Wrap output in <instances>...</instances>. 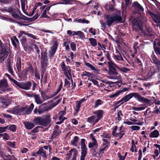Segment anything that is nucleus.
<instances>
[{
    "mask_svg": "<svg viewBox=\"0 0 160 160\" xmlns=\"http://www.w3.org/2000/svg\"><path fill=\"white\" fill-rule=\"evenodd\" d=\"M34 107V105L33 103H32L30 104L28 109H27V107H22L21 108H19V115L24 114H26L27 115L30 114L33 110Z\"/></svg>",
    "mask_w": 160,
    "mask_h": 160,
    "instance_id": "obj_6",
    "label": "nucleus"
},
{
    "mask_svg": "<svg viewBox=\"0 0 160 160\" xmlns=\"http://www.w3.org/2000/svg\"><path fill=\"white\" fill-rule=\"evenodd\" d=\"M132 24L133 29L136 32L138 31V29L141 31L143 29L142 21L139 18H134L132 21Z\"/></svg>",
    "mask_w": 160,
    "mask_h": 160,
    "instance_id": "obj_4",
    "label": "nucleus"
},
{
    "mask_svg": "<svg viewBox=\"0 0 160 160\" xmlns=\"http://www.w3.org/2000/svg\"><path fill=\"white\" fill-rule=\"evenodd\" d=\"M116 55L114 54L113 55L114 58L116 60L118 61H122L123 62L124 61L123 58L121 56L119 51L117 50L116 52Z\"/></svg>",
    "mask_w": 160,
    "mask_h": 160,
    "instance_id": "obj_16",
    "label": "nucleus"
},
{
    "mask_svg": "<svg viewBox=\"0 0 160 160\" xmlns=\"http://www.w3.org/2000/svg\"><path fill=\"white\" fill-rule=\"evenodd\" d=\"M89 32L92 33L93 35H96V30L92 28H90L89 30Z\"/></svg>",
    "mask_w": 160,
    "mask_h": 160,
    "instance_id": "obj_62",
    "label": "nucleus"
},
{
    "mask_svg": "<svg viewBox=\"0 0 160 160\" xmlns=\"http://www.w3.org/2000/svg\"><path fill=\"white\" fill-rule=\"evenodd\" d=\"M56 51L51 49V51H49V57L50 58H52V57L54 55Z\"/></svg>",
    "mask_w": 160,
    "mask_h": 160,
    "instance_id": "obj_52",
    "label": "nucleus"
},
{
    "mask_svg": "<svg viewBox=\"0 0 160 160\" xmlns=\"http://www.w3.org/2000/svg\"><path fill=\"white\" fill-rule=\"evenodd\" d=\"M15 142H12L10 141H8L7 142V144L8 145L11 147L15 148Z\"/></svg>",
    "mask_w": 160,
    "mask_h": 160,
    "instance_id": "obj_56",
    "label": "nucleus"
},
{
    "mask_svg": "<svg viewBox=\"0 0 160 160\" xmlns=\"http://www.w3.org/2000/svg\"><path fill=\"white\" fill-rule=\"evenodd\" d=\"M79 138L77 136H75L74 137L73 139L71 141V144L75 147L77 146V143L79 140Z\"/></svg>",
    "mask_w": 160,
    "mask_h": 160,
    "instance_id": "obj_24",
    "label": "nucleus"
},
{
    "mask_svg": "<svg viewBox=\"0 0 160 160\" xmlns=\"http://www.w3.org/2000/svg\"><path fill=\"white\" fill-rule=\"evenodd\" d=\"M102 140L103 142V143H102V145H103V146H106L107 145H108H108L110 144V142H108L107 140L105 139L102 138Z\"/></svg>",
    "mask_w": 160,
    "mask_h": 160,
    "instance_id": "obj_59",
    "label": "nucleus"
},
{
    "mask_svg": "<svg viewBox=\"0 0 160 160\" xmlns=\"http://www.w3.org/2000/svg\"><path fill=\"white\" fill-rule=\"evenodd\" d=\"M91 44L93 47H95L97 45V43L96 40L93 38H90L89 39Z\"/></svg>",
    "mask_w": 160,
    "mask_h": 160,
    "instance_id": "obj_30",
    "label": "nucleus"
},
{
    "mask_svg": "<svg viewBox=\"0 0 160 160\" xmlns=\"http://www.w3.org/2000/svg\"><path fill=\"white\" fill-rule=\"evenodd\" d=\"M108 145H107L105 147L102 148H101L99 151V154H100L101 153H102V154H103L104 153V152H103V151H104L105 150V149L106 148H108Z\"/></svg>",
    "mask_w": 160,
    "mask_h": 160,
    "instance_id": "obj_55",
    "label": "nucleus"
},
{
    "mask_svg": "<svg viewBox=\"0 0 160 160\" xmlns=\"http://www.w3.org/2000/svg\"><path fill=\"white\" fill-rule=\"evenodd\" d=\"M48 65V60H41V68L42 70H46Z\"/></svg>",
    "mask_w": 160,
    "mask_h": 160,
    "instance_id": "obj_17",
    "label": "nucleus"
},
{
    "mask_svg": "<svg viewBox=\"0 0 160 160\" xmlns=\"http://www.w3.org/2000/svg\"><path fill=\"white\" fill-rule=\"evenodd\" d=\"M85 64L88 67L90 68L92 70L94 71L95 72H98V70L96 69L89 62H85Z\"/></svg>",
    "mask_w": 160,
    "mask_h": 160,
    "instance_id": "obj_36",
    "label": "nucleus"
},
{
    "mask_svg": "<svg viewBox=\"0 0 160 160\" xmlns=\"http://www.w3.org/2000/svg\"><path fill=\"white\" fill-rule=\"evenodd\" d=\"M70 46L72 51H75L76 50V44L74 42H71L70 43Z\"/></svg>",
    "mask_w": 160,
    "mask_h": 160,
    "instance_id": "obj_48",
    "label": "nucleus"
},
{
    "mask_svg": "<svg viewBox=\"0 0 160 160\" xmlns=\"http://www.w3.org/2000/svg\"><path fill=\"white\" fill-rule=\"evenodd\" d=\"M42 128V126H37L35 127L33 130H32V132L33 133H36L39 132L38 129L39 128Z\"/></svg>",
    "mask_w": 160,
    "mask_h": 160,
    "instance_id": "obj_58",
    "label": "nucleus"
},
{
    "mask_svg": "<svg viewBox=\"0 0 160 160\" xmlns=\"http://www.w3.org/2000/svg\"><path fill=\"white\" fill-rule=\"evenodd\" d=\"M76 108L75 109V112H74V115L76 116L80 111L81 104L77 101L76 102Z\"/></svg>",
    "mask_w": 160,
    "mask_h": 160,
    "instance_id": "obj_20",
    "label": "nucleus"
},
{
    "mask_svg": "<svg viewBox=\"0 0 160 160\" xmlns=\"http://www.w3.org/2000/svg\"><path fill=\"white\" fill-rule=\"evenodd\" d=\"M5 75L7 76L8 78L9 79H10L11 81L13 82L16 85L18 82V81L12 78L11 77L10 75L8 73H5Z\"/></svg>",
    "mask_w": 160,
    "mask_h": 160,
    "instance_id": "obj_43",
    "label": "nucleus"
},
{
    "mask_svg": "<svg viewBox=\"0 0 160 160\" xmlns=\"http://www.w3.org/2000/svg\"><path fill=\"white\" fill-rule=\"evenodd\" d=\"M151 62L155 64H158L160 61L158 60L157 57L155 55H153L152 57Z\"/></svg>",
    "mask_w": 160,
    "mask_h": 160,
    "instance_id": "obj_31",
    "label": "nucleus"
},
{
    "mask_svg": "<svg viewBox=\"0 0 160 160\" xmlns=\"http://www.w3.org/2000/svg\"><path fill=\"white\" fill-rule=\"evenodd\" d=\"M37 154L38 155H40L45 160L47 158L46 152V151L43 149L42 147L39 148L37 151Z\"/></svg>",
    "mask_w": 160,
    "mask_h": 160,
    "instance_id": "obj_12",
    "label": "nucleus"
},
{
    "mask_svg": "<svg viewBox=\"0 0 160 160\" xmlns=\"http://www.w3.org/2000/svg\"><path fill=\"white\" fill-rule=\"evenodd\" d=\"M159 135V132L157 130H155L151 132L149 136L150 138H157L158 137Z\"/></svg>",
    "mask_w": 160,
    "mask_h": 160,
    "instance_id": "obj_25",
    "label": "nucleus"
},
{
    "mask_svg": "<svg viewBox=\"0 0 160 160\" xmlns=\"http://www.w3.org/2000/svg\"><path fill=\"white\" fill-rule=\"evenodd\" d=\"M78 35L81 38H84V34L83 32L81 31H78Z\"/></svg>",
    "mask_w": 160,
    "mask_h": 160,
    "instance_id": "obj_60",
    "label": "nucleus"
},
{
    "mask_svg": "<svg viewBox=\"0 0 160 160\" xmlns=\"http://www.w3.org/2000/svg\"><path fill=\"white\" fill-rule=\"evenodd\" d=\"M98 147L91 148L90 151L92 153V155L93 156H96L98 153L97 148Z\"/></svg>",
    "mask_w": 160,
    "mask_h": 160,
    "instance_id": "obj_33",
    "label": "nucleus"
},
{
    "mask_svg": "<svg viewBox=\"0 0 160 160\" xmlns=\"http://www.w3.org/2000/svg\"><path fill=\"white\" fill-rule=\"evenodd\" d=\"M133 97L138 101L142 103L149 104L150 102V100L144 97H142L138 93L132 92L125 95L122 98L123 102L121 103V105L123 104L124 102L128 101Z\"/></svg>",
    "mask_w": 160,
    "mask_h": 160,
    "instance_id": "obj_1",
    "label": "nucleus"
},
{
    "mask_svg": "<svg viewBox=\"0 0 160 160\" xmlns=\"http://www.w3.org/2000/svg\"><path fill=\"white\" fill-rule=\"evenodd\" d=\"M16 66L19 72L21 70V60L20 59L19 60H18L16 63Z\"/></svg>",
    "mask_w": 160,
    "mask_h": 160,
    "instance_id": "obj_41",
    "label": "nucleus"
},
{
    "mask_svg": "<svg viewBox=\"0 0 160 160\" xmlns=\"http://www.w3.org/2000/svg\"><path fill=\"white\" fill-rule=\"evenodd\" d=\"M118 129V126H117L115 127L112 128V134L114 137V136H117L115 135L117 133L116 132Z\"/></svg>",
    "mask_w": 160,
    "mask_h": 160,
    "instance_id": "obj_54",
    "label": "nucleus"
},
{
    "mask_svg": "<svg viewBox=\"0 0 160 160\" xmlns=\"http://www.w3.org/2000/svg\"><path fill=\"white\" fill-rule=\"evenodd\" d=\"M7 126L4 127H0V133H2L3 132H7Z\"/></svg>",
    "mask_w": 160,
    "mask_h": 160,
    "instance_id": "obj_53",
    "label": "nucleus"
},
{
    "mask_svg": "<svg viewBox=\"0 0 160 160\" xmlns=\"http://www.w3.org/2000/svg\"><path fill=\"white\" fill-rule=\"evenodd\" d=\"M96 118V116L94 115L90 116L87 118V121L89 123H92L93 125H95V124H94V122Z\"/></svg>",
    "mask_w": 160,
    "mask_h": 160,
    "instance_id": "obj_29",
    "label": "nucleus"
},
{
    "mask_svg": "<svg viewBox=\"0 0 160 160\" xmlns=\"http://www.w3.org/2000/svg\"><path fill=\"white\" fill-rule=\"evenodd\" d=\"M61 133V132L59 130H54L52 132V133L51 134V139L52 140L53 139L56 138L58 137L60 134Z\"/></svg>",
    "mask_w": 160,
    "mask_h": 160,
    "instance_id": "obj_15",
    "label": "nucleus"
},
{
    "mask_svg": "<svg viewBox=\"0 0 160 160\" xmlns=\"http://www.w3.org/2000/svg\"><path fill=\"white\" fill-rule=\"evenodd\" d=\"M7 52L5 49H2L0 51V62H2L7 56Z\"/></svg>",
    "mask_w": 160,
    "mask_h": 160,
    "instance_id": "obj_13",
    "label": "nucleus"
},
{
    "mask_svg": "<svg viewBox=\"0 0 160 160\" xmlns=\"http://www.w3.org/2000/svg\"><path fill=\"white\" fill-rule=\"evenodd\" d=\"M27 71H29L32 73H33L34 70L32 66V65L31 64H29L28 65V67L27 68Z\"/></svg>",
    "mask_w": 160,
    "mask_h": 160,
    "instance_id": "obj_40",
    "label": "nucleus"
},
{
    "mask_svg": "<svg viewBox=\"0 0 160 160\" xmlns=\"http://www.w3.org/2000/svg\"><path fill=\"white\" fill-rule=\"evenodd\" d=\"M154 51L157 55L160 56V48L158 47H155L154 46Z\"/></svg>",
    "mask_w": 160,
    "mask_h": 160,
    "instance_id": "obj_39",
    "label": "nucleus"
},
{
    "mask_svg": "<svg viewBox=\"0 0 160 160\" xmlns=\"http://www.w3.org/2000/svg\"><path fill=\"white\" fill-rule=\"evenodd\" d=\"M47 54L48 53L47 49H46L44 51H41V60L44 61L45 60H48Z\"/></svg>",
    "mask_w": 160,
    "mask_h": 160,
    "instance_id": "obj_18",
    "label": "nucleus"
},
{
    "mask_svg": "<svg viewBox=\"0 0 160 160\" xmlns=\"http://www.w3.org/2000/svg\"><path fill=\"white\" fill-rule=\"evenodd\" d=\"M2 87L5 88H7L8 87V85L6 79H3L0 81V88Z\"/></svg>",
    "mask_w": 160,
    "mask_h": 160,
    "instance_id": "obj_21",
    "label": "nucleus"
},
{
    "mask_svg": "<svg viewBox=\"0 0 160 160\" xmlns=\"http://www.w3.org/2000/svg\"><path fill=\"white\" fill-rule=\"evenodd\" d=\"M98 145L96 142H89L88 144V148L90 149L95 148L96 147H98Z\"/></svg>",
    "mask_w": 160,
    "mask_h": 160,
    "instance_id": "obj_32",
    "label": "nucleus"
},
{
    "mask_svg": "<svg viewBox=\"0 0 160 160\" xmlns=\"http://www.w3.org/2000/svg\"><path fill=\"white\" fill-rule=\"evenodd\" d=\"M101 24V27L103 28L104 29H105L106 28V22H104L102 20L100 21Z\"/></svg>",
    "mask_w": 160,
    "mask_h": 160,
    "instance_id": "obj_63",
    "label": "nucleus"
},
{
    "mask_svg": "<svg viewBox=\"0 0 160 160\" xmlns=\"http://www.w3.org/2000/svg\"><path fill=\"white\" fill-rule=\"evenodd\" d=\"M133 6L135 8V13L141 14L144 11L142 7L137 2H134L133 3Z\"/></svg>",
    "mask_w": 160,
    "mask_h": 160,
    "instance_id": "obj_10",
    "label": "nucleus"
},
{
    "mask_svg": "<svg viewBox=\"0 0 160 160\" xmlns=\"http://www.w3.org/2000/svg\"><path fill=\"white\" fill-rule=\"evenodd\" d=\"M93 113L96 116L97 118L95 119L94 122V124H96L103 118L104 111L102 110H98L95 111Z\"/></svg>",
    "mask_w": 160,
    "mask_h": 160,
    "instance_id": "obj_9",
    "label": "nucleus"
},
{
    "mask_svg": "<svg viewBox=\"0 0 160 160\" xmlns=\"http://www.w3.org/2000/svg\"><path fill=\"white\" fill-rule=\"evenodd\" d=\"M149 14L152 18L154 22L160 27V16L151 11L149 12Z\"/></svg>",
    "mask_w": 160,
    "mask_h": 160,
    "instance_id": "obj_11",
    "label": "nucleus"
},
{
    "mask_svg": "<svg viewBox=\"0 0 160 160\" xmlns=\"http://www.w3.org/2000/svg\"><path fill=\"white\" fill-rule=\"evenodd\" d=\"M46 13L47 11H46V10H44L40 18H50V17L47 15Z\"/></svg>",
    "mask_w": 160,
    "mask_h": 160,
    "instance_id": "obj_50",
    "label": "nucleus"
},
{
    "mask_svg": "<svg viewBox=\"0 0 160 160\" xmlns=\"http://www.w3.org/2000/svg\"><path fill=\"white\" fill-rule=\"evenodd\" d=\"M23 124L25 127L27 129H31L35 126L33 123L29 122H24Z\"/></svg>",
    "mask_w": 160,
    "mask_h": 160,
    "instance_id": "obj_22",
    "label": "nucleus"
},
{
    "mask_svg": "<svg viewBox=\"0 0 160 160\" xmlns=\"http://www.w3.org/2000/svg\"><path fill=\"white\" fill-rule=\"evenodd\" d=\"M7 127V129H8L9 130L13 132H15L16 130L17 127L14 124L8 125Z\"/></svg>",
    "mask_w": 160,
    "mask_h": 160,
    "instance_id": "obj_28",
    "label": "nucleus"
},
{
    "mask_svg": "<svg viewBox=\"0 0 160 160\" xmlns=\"http://www.w3.org/2000/svg\"><path fill=\"white\" fill-rule=\"evenodd\" d=\"M117 117L118 121H120L122 119V118L120 117L121 115L123 116V115L122 113V112L121 110H117Z\"/></svg>",
    "mask_w": 160,
    "mask_h": 160,
    "instance_id": "obj_46",
    "label": "nucleus"
},
{
    "mask_svg": "<svg viewBox=\"0 0 160 160\" xmlns=\"http://www.w3.org/2000/svg\"><path fill=\"white\" fill-rule=\"evenodd\" d=\"M51 120L50 115L49 114L46 115L44 118L37 117L33 120V121L36 125L47 127L50 126Z\"/></svg>",
    "mask_w": 160,
    "mask_h": 160,
    "instance_id": "obj_2",
    "label": "nucleus"
},
{
    "mask_svg": "<svg viewBox=\"0 0 160 160\" xmlns=\"http://www.w3.org/2000/svg\"><path fill=\"white\" fill-rule=\"evenodd\" d=\"M117 68L124 73H126L130 71V69L124 67L120 68L118 66L117 67Z\"/></svg>",
    "mask_w": 160,
    "mask_h": 160,
    "instance_id": "obj_38",
    "label": "nucleus"
},
{
    "mask_svg": "<svg viewBox=\"0 0 160 160\" xmlns=\"http://www.w3.org/2000/svg\"><path fill=\"white\" fill-rule=\"evenodd\" d=\"M34 99L36 103L38 104H41L44 102L43 99L41 98L39 94H37L35 96Z\"/></svg>",
    "mask_w": 160,
    "mask_h": 160,
    "instance_id": "obj_26",
    "label": "nucleus"
},
{
    "mask_svg": "<svg viewBox=\"0 0 160 160\" xmlns=\"http://www.w3.org/2000/svg\"><path fill=\"white\" fill-rule=\"evenodd\" d=\"M61 68L62 69V71L64 72V75H67L68 70L67 66H66L65 62H62L61 63Z\"/></svg>",
    "mask_w": 160,
    "mask_h": 160,
    "instance_id": "obj_23",
    "label": "nucleus"
},
{
    "mask_svg": "<svg viewBox=\"0 0 160 160\" xmlns=\"http://www.w3.org/2000/svg\"><path fill=\"white\" fill-rule=\"evenodd\" d=\"M102 103L103 101L101 100L100 99H98L95 102L94 108L98 107L99 105H102Z\"/></svg>",
    "mask_w": 160,
    "mask_h": 160,
    "instance_id": "obj_37",
    "label": "nucleus"
},
{
    "mask_svg": "<svg viewBox=\"0 0 160 160\" xmlns=\"http://www.w3.org/2000/svg\"><path fill=\"white\" fill-rule=\"evenodd\" d=\"M93 75V74L92 73H90L86 71H85L82 73V74L81 75V76L82 77L84 76H87L88 77H91Z\"/></svg>",
    "mask_w": 160,
    "mask_h": 160,
    "instance_id": "obj_35",
    "label": "nucleus"
},
{
    "mask_svg": "<svg viewBox=\"0 0 160 160\" xmlns=\"http://www.w3.org/2000/svg\"><path fill=\"white\" fill-rule=\"evenodd\" d=\"M104 18L107 19L106 23L108 27H110L114 22L116 23L121 22L122 19L120 13L119 14H116L113 16L108 14L105 15Z\"/></svg>",
    "mask_w": 160,
    "mask_h": 160,
    "instance_id": "obj_3",
    "label": "nucleus"
},
{
    "mask_svg": "<svg viewBox=\"0 0 160 160\" xmlns=\"http://www.w3.org/2000/svg\"><path fill=\"white\" fill-rule=\"evenodd\" d=\"M58 43L57 41H55L53 44L52 46L51 47V49L56 51V50L58 48Z\"/></svg>",
    "mask_w": 160,
    "mask_h": 160,
    "instance_id": "obj_49",
    "label": "nucleus"
},
{
    "mask_svg": "<svg viewBox=\"0 0 160 160\" xmlns=\"http://www.w3.org/2000/svg\"><path fill=\"white\" fill-rule=\"evenodd\" d=\"M13 114L19 115V110L18 107H14L12 108Z\"/></svg>",
    "mask_w": 160,
    "mask_h": 160,
    "instance_id": "obj_44",
    "label": "nucleus"
},
{
    "mask_svg": "<svg viewBox=\"0 0 160 160\" xmlns=\"http://www.w3.org/2000/svg\"><path fill=\"white\" fill-rule=\"evenodd\" d=\"M131 128L133 131L139 130L140 128V127L137 126H132Z\"/></svg>",
    "mask_w": 160,
    "mask_h": 160,
    "instance_id": "obj_61",
    "label": "nucleus"
},
{
    "mask_svg": "<svg viewBox=\"0 0 160 160\" xmlns=\"http://www.w3.org/2000/svg\"><path fill=\"white\" fill-rule=\"evenodd\" d=\"M16 85L21 89L27 90L30 88L32 83L29 81H28L25 83L18 82Z\"/></svg>",
    "mask_w": 160,
    "mask_h": 160,
    "instance_id": "obj_8",
    "label": "nucleus"
},
{
    "mask_svg": "<svg viewBox=\"0 0 160 160\" xmlns=\"http://www.w3.org/2000/svg\"><path fill=\"white\" fill-rule=\"evenodd\" d=\"M86 140L85 139H81V155L80 157L85 158L87 153L88 149L85 144Z\"/></svg>",
    "mask_w": 160,
    "mask_h": 160,
    "instance_id": "obj_7",
    "label": "nucleus"
},
{
    "mask_svg": "<svg viewBox=\"0 0 160 160\" xmlns=\"http://www.w3.org/2000/svg\"><path fill=\"white\" fill-rule=\"evenodd\" d=\"M74 21L78 23H86L87 24H88L90 23V21H89L86 20L85 18H83V19L80 18L78 19H77V18H75L74 19Z\"/></svg>",
    "mask_w": 160,
    "mask_h": 160,
    "instance_id": "obj_27",
    "label": "nucleus"
},
{
    "mask_svg": "<svg viewBox=\"0 0 160 160\" xmlns=\"http://www.w3.org/2000/svg\"><path fill=\"white\" fill-rule=\"evenodd\" d=\"M101 81L102 82L108 85H111L113 83V82L111 81H109L105 79L102 80Z\"/></svg>",
    "mask_w": 160,
    "mask_h": 160,
    "instance_id": "obj_57",
    "label": "nucleus"
},
{
    "mask_svg": "<svg viewBox=\"0 0 160 160\" xmlns=\"http://www.w3.org/2000/svg\"><path fill=\"white\" fill-rule=\"evenodd\" d=\"M108 74L109 75L116 76L118 74L116 68L118 66L113 62H108Z\"/></svg>",
    "mask_w": 160,
    "mask_h": 160,
    "instance_id": "obj_5",
    "label": "nucleus"
},
{
    "mask_svg": "<svg viewBox=\"0 0 160 160\" xmlns=\"http://www.w3.org/2000/svg\"><path fill=\"white\" fill-rule=\"evenodd\" d=\"M42 107H40L38 109V112L39 114H42L47 110L46 107H43L41 108Z\"/></svg>",
    "mask_w": 160,
    "mask_h": 160,
    "instance_id": "obj_45",
    "label": "nucleus"
},
{
    "mask_svg": "<svg viewBox=\"0 0 160 160\" xmlns=\"http://www.w3.org/2000/svg\"><path fill=\"white\" fill-rule=\"evenodd\" d=\"M10 137L9 135L7 133H3V139L5 140H8L10 139Z\"/></svg>",
    "mask_w": 160,
    "mask_h": 160,
    "instance_id": "obj_51",
    "label": "nucleus"
},
{
    "mask_svg": "<svg viewBox=\"0 0 160 160\" xmlns=\"http://www.w3.org/2000/svg\"><path fill=\"white\" fill-rule=\"evenodd\" d=\"M62 2L60 4H73L78 2V1L74 0H61Z\"/></svg>",
    "mask_w": 160,
    "mask_h": 160,
    "instance_id": "obj_19",
    "label": "nucleus"
},
{
    "mask_svg": "<svg viewBox=\"0 0 160 160\" xmlns=\"http://www.w3.org/2000/svg\"><path fill=\"white\" fill-rule=\"evenodd\" d=\"M90 81H91L94 84L97 85L98 87H99L98 82L97 80L95 79L91 78Z\"/></svg>",
    "mask_w": 160,
    "mask_h": 160,
    "instance_id": "obj_64",
    "label": "nucleus"
},
{
    "mask_svg": "<svg viewBox=\"0 0 160 160\" xmlns=\"http://www.w3.org/2000/svg\"><path fill=\"white\" fill-rule=\"evenodd\" d=\"M72 152H73V155L76 154V156H77L78 154V151L76 148H73L70 150L69 151L68 153L66 155L68 156V157L66 158L67 160H68L70 159L72 155Z\"/></svg>",
    "mask_w": 160,
    "mask_h": 160,
    "instance_id": "obj_14",
    "label": "nucleus"
},
{
    "mask_svg": "<svg viewBox=\"0 0 160 160\" xmlns=\"http://www.w3.org/2000/svg\"><path fill=\"white\" fill-rule=\"evenodd\" d=\"M125 134L124 131H122L119 132L118 133H117L115 135L117 136H114L115 137H117L118 136L119 137V139H121L122 138L123 136Z\"/></svg>",
    "mask_w": 160,
    "mask_h": 160,
    "instance_id": "obj_42",
    "label": "nucleus"
},
{
    "mask_svg": "<svg viewBox=\"0 0 160 160\" xmlns=\"http://www.w3.org/2000/svg\"><path fill=\"white\" fill-rule=\"evenodd\" d=\"M120 92L121 91H120L119 90L117 91L114 94L111 95H110L109 96V97L111 98H114L117 97L119 96L120 93H121Z\"/></svg>",
    "mask_w": 160,
    "mask_h": 160,
    "instance_id": "obj_34",
    "label": "nucleus"
},
{
    "mask_svg": "<svg viewBox=\"0 0 160 160\" xmlns=\"http://www.w3.org/2000/svg\"><path fill=\"white\" fill-rule=\"evenodd\" d=\"M21 42L22 45L27 44V39L26 37H23L21 39Z\"/></svg>",
    "mask_w": 160,
    "mask_h": 160,
    "instance_id": "obj_47",
    "label": "nucleus"
}]
</instances>
